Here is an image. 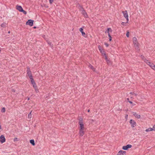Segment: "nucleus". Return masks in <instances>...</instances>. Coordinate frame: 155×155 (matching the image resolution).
Masks as SVG:
<instances>
[{
    "mask_svg": "<svg viewBox=\"0 0 155 155\" xmlns=\"http://www.w3.org/2000/svg\"><path fill=\"white\" fill-rule=\"evenodd\" d=\"M133 40L134 46L135 47V48L138 49L139 44L137 41V38L135 37H134L133 38Z\"/></svg>",
    "mask_w": 155,
    "mask_h": 155,
    "instance_id": "obj_1",
    "label": "nucleus"
},
{
    "mask_svg": "<svg viewBox=\"0 0 155 155\" xmlns=\"http://www.w3.org/2000/svg\"><path fill=\"white\" fill-rule=\"evenodd\" d=\"M16 8L20 12H22L25 15L26 14L27 12L23 9L21 6L17 5L16 6Z\"/></svg>",
    "mask_w": 155,
    "mask_h": 155,
    "instance_id": "obj_2",
    "label": "nucleus"
},
{
    "mask_svg": "<svg viewBox=\"0 0 155 155\" xmlns=\"http://www.w3.org/2000/svg\"><path fill=\"white\" fill-rule=\"evenodd\" d=\"M122 13L123 14L124 17L126 18V20H127V22H128V21H129V19H128V15L127 11H123Z\"/></svg>",
    "mask_w": 155,
    "mask_h": 155,
    "instance_id": "obj_3",
    "label": "nucleus"
},
{
    "mask_svg": "<svg viewBox=\"0 0 155 155\" xmlns=\"http://www.w3.org/2000/svg\"><path fill=\"white\" fill-rule=\"evenodd\" d=\"M79 124L80 125V130H84V127L82 120L79 121Z\"/></svg>",
    "mask_w": 155,
    "mask_h": 155,
    "instance_id": "obj_4",
    "label": "nucleus"
},
{
    "mask_svg": "<svg viewBox=\"0 0 155 155\" xmlns=\"http://www.w3.org/2000/svg\"><path fill=\"white\" fill-rule=\"evenodd\" d=\"M34 21L32 20H29L26 23V25H29L30 26H32L33 24Z\"/></svg>",
    "mask_w": 155,
    "mask_h": 155,
    "instance_id": "obj_5",
    "label": "nucleus"
},
{
    "mask_svg": "<svg viewBox=\"0 0 155 155\" xmlns=\"http://www.w3.org/2000/svg\"><path fill=\"white\" fill-rule=\"evenodd\" d=\"M132 145L130 144H127L126 146H123L122 147V149L124 150H127L129 148H131Z\"/></svg>",
    "mask_w": 155,
    "mask_h": 155,
    "instance_id": "obj_6",
    "label": "nucleus"
},
{
    "mask_svg": "<svg viewBox=\"0 0 155 155\" xmlns=\"http://www.w3.org/2000/svg\"><path fill=\"white\" fill-rule=\"evenodd\" d=\"M130 124H131L132 127H134L136 125V123L134 120L131 119L130 122Z\"/></svg>",
    "mask_w": 155,
    "mask_h": 155,
    "instance_id": "obj_7",
    "label": "nucleus"
},
{
    "mask_svg": "<svg viewBox=\"0 0 155 155\" xmlns=\"http://www.w3.org/2000/svg\"><path fill=\"white\" fill-rule=\"evenodd\" d=\"M5 139L4 136L3 135H1L0 137V142L3 143L5 142Z\"/></svg>",
    "mask_w": 155,
    "mask_h": 155,
    "instance_id": "obj_8",
    "label": "nucleus"
},
{
    "mask_svg": "<svg viewBox=\"0 0 155 155\" xmlns=\"http://www.w3.org/2000/svg\"><path fill=\"white\" fill-rule=\"evenodd\" d=\"M27 74L30 78H32L31 71H30V69L29 68H28Z\"/></svg>",
    "mask_w": 155,
    "mask_h": 155,
    "instance_id": "obj_9",
    "label": "nucleus"
},
{
    "mask_svg": "<svg viewBox=\"0 0 155 155\" xmlns=\"http://www.w3.org/2000/svg\"><path fill=\"white\" fill-rule=\"evenodd\" d=\"M132 114L136 118L139 119L140 118V115L137 114L135 112H133Z\"/></svg>",
    "mask_w": 155,
    "mask_h": 155,
    "instance_id": "obj_10",
    "label": "nucleus"
},
{
    "mask_svg": "<svg viewBox=\"0 0 155 155\" xmlns=\"http://www.w3.org/2000/svg\"><path fill=\"white\" fill-rule=\"evenodd\" d=\"M112 31V30L110 28H107V31L105 32V33L107 32L108 34V36L109 37H110V32H111Z\"/></svg>",
    "mask_w": 155,
    "mask_h": 155,
    "instance_id": "obj_11",
    "label": "nucleus"
},
{
    "mask_svg": "<svg viewBox=\"0 0 155 155\" xmlns=\"http://www.w3.org/2000/svg\"><path fill=\"white\" fill-rule=\"evenodd\" d=\"M101 53L102 54V55L104 56L105 57V59L106 60V61H107V60L108 61V58L106 55V54H105V52L104 51V50H103V51H101Z\"/></svg>",
    "mask_w": 155,
    "mask_h": 155,
    "instance_id": "obj_12",
    "label": "nucleus"
},
{
    "mask_svg": "<svg viewBox=\"0 0 155 155\" xmlns=\"http://www.w3.org/2000/svg\"><path fill=\"white\" fill-rule=\"evenodd\" d=\"M79 133L80 136H83L84 134V130H79Z\"/></svg>",
    "mask_w": 155,
    "mask_h": 155,
    "instance_id": "obj_13",
    "label": "nucleus"
},
{
    "mask_svg": "<svg viewBox=\"0 0 155 155\" xmlns=\"http://www.w3.org/2000/svg\"><path fill=\"white\" fill-rule=\"evenodd\" d=\"M145 62H146V63L148 65H149L150 67V65H151L152 66H154V65L153 64H151L150 62H149L147 60H145L144 61Z\"/></svg>",
    "mask_w": 155,
    "mask_h": 155,
    "instance_id": "obj_14",
    "label": "nucleus"
},
{
    "mask_svg": "<svg viewBox=\"0 0 155 155\" xmlns=\"http://www.w3.org/2000/svg\"><path fill=\"white\" fill-rule=\"evenodd\" d=\"M82 13L84 15V16L85 17V18L87 17V15L85 11L83 10L82 12Z\"/></svg>",
    "mask_w": 155,
    "mask_h": 155,
    "instance_id": "obj_15",
    "label": "nucleus"
},
{
    "mask_svg": "<svg viewBox=\"0 0 155 155\" xmlns=\"http://www.w3.org/2000/svg\"><path fill=\"white\" fill-rule=\"evenodd\" d=\"M126 151H123V150H120V151L118 153L119 155H123L125 153Z\"/></svg>",
    "mask_w": 155,
    "mask_h": 155,
    "instance_id": "obj_16",
    "label": "nucleus"
},
{
    "mask_svg": "<svg viewBox=\"0 0 155 155\" xmlns=\"http://www.w3.org/2000/svg\"><path fill=\"white\" fill-rule=\"evenodd\" d=\"M30 143H31L33 146H34L35 145V141L34 140H30Z\"/></svg>",
    "mask_w": 155,
    "mask_h": 155,
    "instance_id": "obj_17",
    "label": "nucleus"
},
{
    "mask_svg": "<svg viewBox=\"0 0 155 155\" xmlns=\"http://www.w3.org/2000/svg\"><path fill=\"white\" fill-rule=\"evenodd\" d=\"M32 112V111H31L30 113L28 114V118L30 119L32 117V114H31V112Z\"/></svg>",
    "mask_w": 155,
    "mask_h": 155,
    "instance_id": "obj_18",
    "label": "nucleus"
},
{
    "mask_svg": "<svg viewBox=\"0 0 155 155\" xmlns=\"http://www.w3.org/2000/svg\"><path fill=\"white\" fill-rule=\"evenodd\" d=\"M6 25L7 24L5 23H3L1 25V26L2 27L5 28L6 27Z\"/></svg>",
    "mask_w": 155,
    "mask_h": 155,
    "instance_id": "obj_19",
    "label": "nucleus"
},
{
    "mask_svg": "<svg viewBox=\"0 0 155 155\" xmlns=\"http://www.w3.org/2000/svg\"><path fill=\"white\" fill-rule=\"evenodd\" d=\"M89 68H91L92 69V70L94 71L95 69L93 68V66L91 64H90L89 66Z\"/></svg>",
    "mask_w": 155,
    "mask_h": 155,
    "instance_id": "obj_20",
    "label": "nucleus"
},
{
    "mask_svg": "<svg viewBox=\"0 0 155 155\" xmlns=\"http://www.w3.org/2000/svg\"><path fill=\"white\" fill-rule=\"evenodd\" d=\"M152 130H153L152 129V128H148V129H147L146 130V132H148V131H152Z\"/></svg>",
    "mask_w": 155,
    "mask_h": 155,
    "instance_id": "obj_21",
    "label": "nucleus"
},
{
    "mask_svg": "<svg viewBox=\"0 0 155 155\" xmlns=\"http://www.w3.org/2000/svg\"><path fill=\"white\" fill-rule=\"evenodd\" d=\"M30 78L31 80V82L32 84H34V83H35V81L32 78Z\"/></svg>",
    "mask_w": 155,
    "mask_h": 155,
    "instance_id": "obj_22",
    "label": "nucleus"
},
{
    "mask_svg": "<svg viewBox=\"0 0 155 155\" xmlns=\"http://www.w3.org/2000/svg\"><path fill=\"white\" fill-rule=\"evenodd\" d=\"M98 48L99 50H100V52L103 51V50L102 49V48L100 45L98 46Z\"/></svg>",
    "mask_w": 155,
    "mask_h": 155,
    "instance_id": "obj_23",
    "label": "nucleus"
},
{
    "mask_svg": "<svg viewBox=\"0 0 155 155\" xmlns=\"http://www.w3.org/2000/svg\"><path fill=\"white\" fill-rule=\"evenodd\" d=\"M1 111L2 112H3V113L5 112V108H4V107L2 108V109Z\"/></svg>",
    "mask_w": 155,
    "mask_h": 155,
    "instance_id": "obj_24",
    "label": "nucleus"
},
{
    "mask_svg": "<svg viewBox=\"0 0 155 155\" xmlns=\"http://www.w3.org/2000/svg\"><path fill=\"white\" fill-rule=\"evenodd\" d=\"M81 34H82V35L83 36H84V37H86V34L84 32H82L81 33Z\"/></svg>",
    "mask_w": 155,
    "mask_h": 155,
    "instance_id": "obj_25",
    "label": "nucleus"
},
{
    "mask_svg": "<svg viewBox=\"0 0 155 155\" xmlns=\"http://www.w3.org/2000/svg\"><path fill=\"white\" fill-rule=\"evenodd\" d=\"M150 67L152 69H153V70L155 71V65L154 66H152L151 65H150Z\"/></svg>",
    "mask_w": 155,
    "mask_h": 155,
    "instance_id": "obj_26",
    "label": "nucleus"
},
{
    "mask_svg": "<svg viewBox=\"0 0 155 155\" xmlns=\"http://www.w3.org/2000/svg\"><path fill=\"white\" fill-rule=\"evenodd\" d=\"M33 85V87L35 88H36V87H37V86L36 84L35 83L34 84H32Z\"/></svg>",
    "mask_w": 155,
    "mask_h": 155,
    "instance_id": "obj_27",
    "label": "nucleus"
},
{
    "mask_svg": "<svg viewBox=\"0 0 155 155\" xmlns=\"http://www.w3.org/2000/svg\"><path fill=\"white\" fill-rule=\"evenodd\" d=\"M129 32L128 31H127V34H126V36L127 37H128L129 36Z\"/></svg>",
    "mask_w": 155,
    "mask_h": 155,
    "instance_id": "obj_28",
    "label": "nucleus"
},
{
    "mask_svg": "<svg viewBox=\"0 0 155 155\" xmlns=\"http://www.w3.org/2000/svg\"><path fill=\"white\" fill-rule=\"evenodd\" d=\"M126 23H125L124 22H122L121 23V25L124 26H126Z\"/></svg>",
    "mask_w": 155,
    "mask_h": 155,
    "instance_id": "obj_29",
    "label": "nucleus"
},
{
    "mask_svg": "<svg viewBox=\"0 0 155 155\" xmlns=\"http://www.w3.org/2000/svg\"><path fill=\"white\" fill-rule=\"evenodd\" d=\"M83 29L82 28H80V29H79V31H80L82 33V32H83Z\"/></svg>",
    "mask_w": 155,
    "mask_h": 155,
    "instance_id": "obj_30",
    "label": "nucleus"
},
{
    "mask_svg": "<svg viewBox=\"0 0 155 155\" xmlns=\"http://www.w3.org/2000/svg\"><path fill=\"white\" fill-rule=\"evenodd\" d=\"M35 91L37 93L38 92V88H37V87H36V88H35Z\"/></svg>",
    "mask_w": 155,
    "mask_h": 155,
    "instance_id": "obj_31",
    "label": "nucleus"
},
{
    "mask_svg": "<svg viewBox=\"0 0 155 155\" xmlns=\"http://www.w3.org/2000/svg\"><path fill=\"white\" fill-rule=\"evenodd\" d=\"M54 0H49V2L51 4L53 2Z\"/></svg>",
    "mask_w": 155,
    "mask_h": 155,
    "instance_id": "obj_32",
    "label": "nucleus"
},
{
    "mask_svg": "<svg viewBox=\"0 0 155 155\" xmlns=\"http://www.w3.org/2000/svg\"><path fill=\"white\" fill-rule=\"evenodd\" d=\"M152 129L153 130H155V126L154 125L153 128H152Z\"/></svg>",
    "mask_w": 155,
    "mask_h": 155,
    "instance_id": "obj_33",
    "label": "nucleus"
},
{
    "mask_svg": "<svg viewBox=\"0 0 155 155\" xmlns=\"http://www.w3.org/2000/svg\"><path fill=\"white\" fill-rule=\"evenodd\" d=\"M18 140V138H15L14 139V141H16Z\"/></svg>",
    "mask_w": 155,
    "mask_h": 155,
    "instance_id": "obj_34",
    "label": "nucleus"
},
{
    "mask_svg": "<svg viewBox=\"0 0 155 155\" xmlns=\"http://www.w3.org/2000/svg\"><path fill=\"white\" fill-rule=\"evenodd\" d=\"M104 45L107 47H108V46H109L108 44L107 43H105Z\"/></svg>",
    "mask_w": 155,
    "mask_h": 155,
    "instance_id": "obj_35",
    "label": "nucleus"
},
{
    "mask_svg": "<svg viewBox=\"0 0 155 155\" xmlns=\"http://www.w3.org/2000/svg\"><path fill=\"white\" fill-rule=\"evenodd\" d=\"M47 42H48V44H49V45H51V42H50V41H47Z\"/></svg>",
    "mask_w": 155,
    "mask_h": 155,
    "instance_id": "obj_36",
    "label": "nucleus"
},
{
    "mask_svg": "<svg viewBox=\"0 0 155 155\" xmlns=\"http://www.w3.org/2000/svg\"><path fill=\"white\" fill-rule=\"evenodd\" d=\"M107 62V63L108 64H109V63H110V61H109V60L108 59V61L107 60V61H106Z\"/></svg>",
    "mask_w": 155,
    "mask_h": 155,
    "instance_id": "obj_37",
    "label": "nucleus"
},
{
    "mask_svg": "<svg viewBox=\"0 0 155 155\" xmlns=\"http://www.w3.org/2000/svg\"><path fill=\"white\" fill-rule=\"evenodd\" d=\"M109 38H109V41H110L111 40V36H110V37H109Z\"/></svg>",
    "mask_w": 155,
    "mask_h": 155,
    "instance_id": "obj_38",
    "label": "nucleus"
},
{
    "mask_svg": "<svg viewBox=\"0 0 155 155\" xmlns=\"http://www.w3.org/2000/svg\"><path fill=\"white\" fill-rule=\"evenodd\" d=\"M127 117H128V115H126V116H125V118H126V119H127Z\"/></svg>",
    "mask_w": 155,
    "mask_h": 155,
    "instance_id": "obj_39",
    "label": "nucleus"
},
{
    "mask_svg": "<svg viewBox=\"0 0 155 155\" xmlns=\"http://www.w3.org/2000/svg\"><path fill=\"white\" fill-rule=\"evenodd\" d=\"M129 102L131 104H132L133 103L131 101H129Z\"/></svg>",
    "mask_w": 155,
    "mask_h": 155,
    "instance_id": "obj_40",
    "label": "nucleus"
},
{
    "mask_svg": "<svg viewBox=\"0 0 155 155\" xmlns=\"http://www.w3.org/2000/svg\"><path fill=\"white\" fill-rule=\"evenodd\" d=\"M133 94L135 95V96H136V95H137V94L134 93H133Z\"/></svg>",
    "mask_w": 155,
    "mask_h": 155,
    "instance_id": "obj_41",
    "label": "nucleus"
},
{
    "mask_svg": "<svg viewBox=\"0 0 155 155\" xmlns=\"http://www.w3.org/2000/svg\"><path fill=\"white\" fill-rule=\"evenodd\" d=\"M144 56H141V58H144Z\"/></svg>",
    "mask_w": 155,
    "mask_h": 155,
    "instance_id": "obj_42",
    "label": "nucleus"
},
{
    "mask_svg": "<svg viewBox=\"0 0 155 155\" xmlns=\"http://www.w3.org/2000/svg\"><path fill=\"white\" fill-rule=\"evenodd\" d=\"M1 128H1V125H0V129H1Z\"/></svg>",
    "mask_w": 155,
    "mask_h": 155,
    "instance_id": "obj_43",
    "label": "nucleus"
},
{
    "mask_svg": "<svg viewBox=\"0 0 155 155\" xmlns=\"http://www.w3.org/2000/svg\"><path fill=\"white\" fill-rule=\"evenodd\" d=\"M88 112H89L90 111V110H87Z\"/></svg>",
    "mask_w": 155,
    "mask_h": 155,
    "instance_id": "obj_44",
    "label": "nucleus"
},
{
    "mask_svg": "<svg viewBox=\"0 0 155 155\" xmlns=\"http://www.w3.org/2000/svg\"><path fill=\"white\" fill-rule=\"evenodd\" d=\"M8 33L9 34L10 33V31H9L8 32Z\"/></svg>",
    "mask_w": 155,
    "mask_h": 155,
    "instance_id": "obj_45",
    "label": "nucleus"
},
{
    "mask_svg": "<svg viewBox=\"0 0 155 155\" xmlns=\"http://www.w3.org/2000/svg\"><path fill=\"white\" fill-rule=\"evenodd\" d=\"M13 91V92H15V91H14V90H13V91Z\"/></svg>",
    "mask_w": 155,
    "mask_h": 155,
    "instance_id": "obj_46",
    "label": "nucleus"
},
{
    "mask_svg": "<svg viewBox=\"0 0 155 155\" xmlns=\"http://www.w3.org/2000/svg\"><path fill=\"white\" fill-rule=\"evenodd\" d=\"M29 98H28V100H29Z\"/></svg>",
    "mask_w": 155,
    "mask_h": 155,
    "instance_id": "obj_47",
    "label": "nucleus"
},
{
    "mask_svg": "<svg viewBox=\"0 0 155 155\" xmlns=\"http://www.w3.org/2000/svg\"><path fill=\"white\" fill-rule=\"evenodd\" d=\"M127 100H129V98H128L127 99Z\"/></svg>",
    "mask_w": 155,
    "mask_h": 155,
    "instance_id": "obj_48",
    "label": "nucleus"
},
{
    "mask_svg": "<svg viewBox=\"0 0 155 155\" xmlns=\"http://www.w3.org/2000/svg\"><path fill=\"white\" fill-rule=\"evenodd\" d=\"M34 28H36V27H34Z\"/></svg>",
    "mask_w": 155,
    "mask_h": 155,
    "instance_id": "obj_49",
    "label": "nucleus"
}]
</instances>
